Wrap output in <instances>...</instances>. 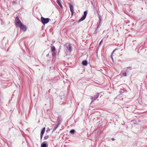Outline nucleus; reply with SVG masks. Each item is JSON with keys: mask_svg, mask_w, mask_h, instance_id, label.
<instances>
[{"mask_svg": "<svg viewBox=\"0 0 147 147\" xmlns=\"http://www.w3.org/2000/svg\"><path fill=\"white\" fill-rule=\"evenodd\" d=\"M15 24L16 27H19L22 31L26 30V26L23 24L18 17H16L15 19Z\"/></svg>", "mask_w": 147, "mask_h": 147, "instance_id": "nucleus-1", "label": "nucleus"}, {"mask_svg": "<svg viewBox=\"0 0 147 147\" xmlns=\"http://www.w3.org/2000/svg\"><path fill=\"white\" fill-rule=\"evenodd\" d=\"M41 20L43 24H47L49 22V18H45L43 17L41 18Z\"/></svg>", "mask_w": 147, "mask_h": 147, "instance_id": "nucleus-2", "label": "nucleus"}, {"mask_svg": "<svg viewBox=\"0 0 147 147\" xmlns=\"http://www.w3.org/2000/svg\"><path fill=\"white\" fill-rule=\"evenodd\" d=\"M87 11H85L84 12V16L81 18L78 21V22H79L82 21L84 20L87 16Z\"/></svg>", "mask_w": 147, "mask_h": 147, "instance_id": "nucleus-3", "label": "nucleus"}, {"mask_svg": "<svg viewBox=\"0 0 147 147\" xmlns=\"http://www.w3.org/2000/svg\"><path fill=\"white\" fill-rule=\"evenodd\" d=\"M116 50L118 51L117 52L118 53V54L117 55H118V56H119L121 55V54L120 51H119V49H115L113 51V53H112V54L111 55V57L112 58V59H113L112 55L114 53V52Z\"/></svg>", "mask_w": 147, "mask_h": 147, "instance_id": "nucleus-4", "label": "nucleus"}, {"mask_svg": "<svg viewBox=\"0 0 147 147\" xmlns=\"http://www.w3.org/2000/svg\"><path fill=\"white\" fill-rule=\"evenodd\" d=\"M69 7L70 9V11L72 13V15L73 14L74 12V10L73 9V6L72 5L70 4L69 5Z\"/></svg>", "mask_w": 147, "mask_h": 147, "instance_id": "nucleus-5", "label": "nucleus"}, {"mask_svg": "<svg viewBox=\"0 0 147 147\" xmlns=\"http://www.w3.org/2000/svg\"><path fill=\"white\" fill-rule=\"evenodd\" d=\"M45 127H44L42 130L40 134V138L41 139L42 138L43 136V135L45 133Z\"/></svg>", "mask_w": 147, "mask_h": 147, "instance_id": "nucleus-6", "label": "nucleus"}, {"mask_svg": "<svg viewBox=\"0 0 147 147\" xmlns=\"http://www.w3.org/2000/svg\"><path fill=\"white\" fill-rule=\"evenodd\" d=\"M98 96L97 95H95L93 97H91L90 98L92 100L91 102H93L94 100H96L98 98Z\"/></svg>", "mask_w": 147, "mask_h": 147, "instance_id": "nucleus-7", "label": "nucleus"}, {"mask_svg": "<svg viewBox=\"0 0 147 147\" xmlns=\"http://www.w3.org/2000/svg\"><path fill=\"white\" fill-rule=\"evenodd\" d=\"M55 51V48L54 46H53L51 47V51L54 54Z\"/></svg>", "mask_w": 147, "mask_h": 147, "instance_id": "nucleus-8", "label": "nucleus"}, {"mask_svg": "<svg viewBox=\"0 0 147 147\" xmlns=\"http://www.w3.org/2000/svg\"><path fill=\"white\" fill-rule=\"evenodd\" d=\"M82 64L84 65H86L87 64V61L86 60H84L82 62Z\"/></svg>", "mask_w": 147, "mask_h": 147, "instance_id": "nucleus-9", "label": "nucleus"}, {"mask_svg": "<svg viewBox=\"0 0 147 147\" xmlns=\"http://www.w3.org/2000/svg\"><path fill=\"white\" fill-rule=\"evenodd\" d=\"M58 127V124L56 125L53 128V131H55L57 129V128Z\"/></svg>", "mask_w": 147, "mask_h": 147, "instance_id": "nucleus-10", "label": "nucleus"}, {"mask_svg": "<svg viewBox=\"0 0 147 147\" xmlns=\"http://www.w3.org/2000/svg\"><path fill=\"white\" fill-rule=\"evenodd\" d=\"M125 69V68H124ZM126 71H128V70H130L131 69V67H126Z\"/></svg>", "mask_w": 147, "mask_h": 147, "instance_id": "nucleus-11", "label": "nucleus"}, {"mask_svg": "<svg viewBox=\"0 0 147 147\" xmlns=\"http://www.w3.org/2000/svg\"><path fill=\"white\" fill-rule=\"evenodd\" d=\"M41 147H47V145H46V144L42 143L41 145Z\"/></svg>", "mask_w": 147, "mask_h": 147, "instance_id": "nucleus-12", "label": "nucleus"}, {"mask_svg": "<svg viewBox=\"0 0 147 147\" xmlns=\"http://www.w3.org/2000/svg\"><path fill=\"white\" fill-rule=\"evenodd\" d=\"M49 138V136L48 135L45 136L44 137V139L45 140H46Z\"/></svg>", "mask_w": 147, "mask_h": 147, "instance_id": "nucleus-13", "label": "nucleus"}, {"mask_svg": "<svg viewBox=\"0 0 147 147\" xmlns=\"http://www.w3.org/2000/svg\"><path fill=\"white\" fill-rule=\"evenodd\" d=\"M75 132V131L74 129L71 130L70 131V133L71 134H74Z\"/></svg>", "mask_w": 147, "mask_h": 147, "instance_id": "nucleus-14", "label": "nucleus"}, {"mask_svg": "<svg viewBox=\"0 0 147 147\" xmlns=\"http://www.w3.org/2000/svg\"><path fill=\"white\" fill-rule=\"evenodd\" d=\"M68 50L69 51H71V46L69 45V47Z\"/></svg>", "mask_w": 147, "mask_h": 147, "instance_id": "nucleus-15", "label": "nucleus"}, {"mask_svg": "<svg viewBox=\"0 0 147 147\" xmlns=\"http://www.w3.org/2000/svg\"><path fill=\"white\" fill-rule=\"evenodd\" d=\"M122 75L125 76H127V73L126 72H124L122 73Z\"/></svg>", "mask_w": 147, "mask_h": 147, "instance_id": "nucleus-16", "label": "nucleus"}, {"mask_svg": "<svg viewBox=\"0 0 147 147\" xmlns=\"http://www.w3.org/2000/svg\"><path fill=\"white\" fill-rule=\"evenodd\" d=\"M58 4L59 5V6L61 7V8H62L63 7L60 2V3H58Z\"/></svg>", "mask_w": 147, "mask_h": 147, "instance_id": "nucleus-17", "label": "nucleus"}, {"mask_svg": "<svg viewBox=\"0 0 147 147\" xmlns=\"http://www.w3.org/2000/svg\"><path fill=\"white\" fill-rule=\"evenodd\" d=\"M57 2L58 4V3H60V0H57L56 1Z\"/></svg>", "mask_w": 147, "mask_h": 147, "instance_id": "nucleus-18", "label": "nucleus"}, {"mask_svg": "<svg viewBox=\"0 0 147 147\" xmlns=\"http://www.w3.org/2000/svg\"><path fill=\"white\" fill-rule=\"evenodd\" d=\"M102 41H103V39H102L101 40V41L100 42L99 44V46H100V44L102 42Z\"/></svg>", "mask_w": 147, "mask_h": 147, "instance_id": "nucleus-19", "label": "nucleus"}, {"mask_svg": "<svg viewBox=\"0 0 147 147\" xmlns=\"http://www.w3.org/2000/svg\"><path fill=\"white\" fill-rule=\"evenodd\" d=\"M112 140H115V139H114V138H112L111 139Z\"/></svg>", "mask_w": 147, "mask_h": 147, "instance_id": "nucleus-20", "label": "nucleus"}]
</instances>
